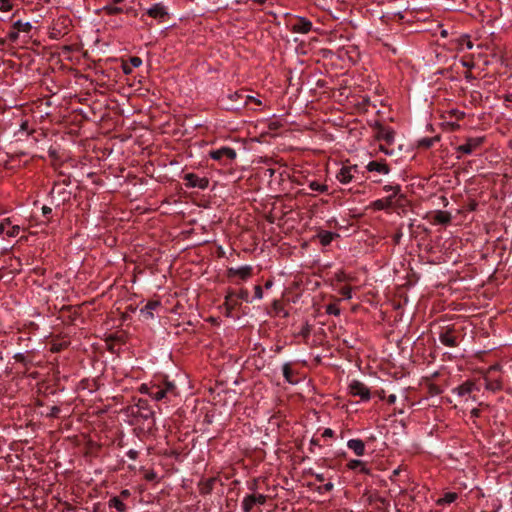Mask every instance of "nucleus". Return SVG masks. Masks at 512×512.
Wrapping results in <instances>:
<instances>
[{"label":"nucleus","mask_w":512,"mask_h":512,"mask_svg":"<svg viewBox=\"0 0 512 512\" xmlns=\"http://www.w3.org/2000/svg\"><path fill=\"white\" fill-rule=\"evenodd\" d=\"M501 369L500 365L495 364L489 367L487 370L484 380H485V388L487 390L496 392L502 389V380L499 376H496V373Z\"/></svg>","instance_id":"obj_1"},{"label":"nucleus","mask_w":512,"mask_h":512,"mask_svg":"<svg viewBox=\"0 0 512 512\" xmlns=\"http://www.w3.org/2000/svg\"><path fill=\"white\" fill-rule=\"evenodd\" d=\"M484 141H485L484 136L469 137L466 139V142L464 144L456 147V152L462 153L465 155H470L473 152H475L476 150H478L482 146Z\"/></svg>","instance_id":"obj_2"},{"label":"nucleus","mask_w":512,"mask_h":512,"mask_svg":"<svg viewBox=\"0 0 512 512\" xmlns=\"http://www.w3.org/2000/svg\"><path fill=\"white\" fill-rule=\"evenodd\" d=\"M375 138L378 141H384L387 145H391L395 139V131L388 126H385L379 122L374 125Z\"/></svg>","instance_id":"obj_3"},{"label":"nucleus","mask_w":512,"mask_h":512,"mask_svg":"<svg viewBox=\"0 0 512 512\" xmlns=\"http://www.w3.org/2000/svg\"><path fill=\"white\" fill-rule=\"evenodd\" d=\"M236 151L230 147H221L216 150H211L209 156L215 161H219L226 164L228 161H232L236 158Z\"/></svg>","instance_id":"obj_4"},{"label":"nucleus","mask_w":512,"mask_h":512,"mask_svg":"<svg viewBox=\"0 0 512 512\" xmlns=\"http://www.w3.org/2000/svg\"><path fill=\"white\" fill-rule=\"evenodd\" d=\"M348 389L352 396H358L362 401H368L371 398L369 388L359 380H352L348 386Z\"/></svg>","instance_id":"obj_5"},{"label":"nucleus","mask_w":512,"mask_h":512,"mask_svg":"<svg viewBox=\"0 0 512 512\" xmlns=\"http://www.w3.org/2000/svg\"><path fill=\"white\" fill-rule=\"evenodd\" d=\"M50 196L52 198L53 203L56 204V206H60L61 204H64L65 202L70 200L71 192L67 190L64 186L55 184L50 191Z\"/></svg>","instance_id":"obj_6"},{"label":"nucleus","mask_w":512,"mask_h":512,"mask_svg":"<svg viewBox=\"0 0 512 512\" xmlns=\"http://www.w3.org/2000/svg\"><path fill=\"white\" fill-rule=\"evenodd\" d=\"M185 186L188 188L206 189L209 186V180L206 177H199L195 173H187L183 177Z\"/></svg>","instance_id":"obj_7"},{"label":"nucleus","mask_w":512,"mask_h":512,"mask_svg":"<svg viewBox=\"0 0 512 512\" xmlns=\"http://www.w3.org/2000/svg\"><path fill=\"white\" fill-rule=\"evenodd\" d=\"M146 15L157 20L158 22H164L169 16L167 8L162 3H155L146 10Z\"/></svg>","instance_id":"obj_8"},{"label":"nucleus","mask_w":512,"mask_h":512,"mask_svg":"<svg viewBox=\"0 0 512 512\" xmlns=\"http://www.w3.org/2000/svg\"><path fill=\"white\" fill-rule=\"evenodd\" d=\"M439 341L446 347H456L458 345L457 336L454 327H446L439 333Z\"/></svg>","instance_id":"obj_9"},{"label":"nucleus","mask_w":512,"mask_h":512,"mask_svg":"<svg viewBox=\"0 0 512 512\" xmlns=\"http://www.w3.org/2000/svg\"><path fill=\"white\" fill-rule=\"evenodd\" d=\"M312 22L301 16L296 17V22L292 24L291 31L293 33L307 34L312 30Z\"/></svg>","instance_id":"obj_10"},{"label":"nucleus","mask_w":512,"mask_h":512,"mask_svg":"<svg viewBox=\"0 0 512 512\" xmlns=\"http://www.w3.org/2000/svg\"><path fill=\"white\" fill-rule=\"evenodd\" d=\"M253 268L250 265H244L238 268L230 267L227 270L228 277L238 276L241 280H247L252 276Z\"/></svg>","instance_id":"obj_11"},{"label":"nucleus","mask_w":512,"mask_h":512,"mask_svg":"<svg viewBox=\"0 0 512 512\" xmlns=\"http://www.w3.org/2000/svg\"><path fill=\"white\" fill-rule=\"evenodd\" d=\"M357 166H343L336 175L337 180L342 184H348L354 178Z\"/></svg>","instance_id":"obj_12"},{"label":"nucleus","mask_w":512,"mask_h":512,"mask_svg":"<svg viewBox=\"0 0 512 512\" xmlns=\"http://www.w3.org/2000/svg\"><path fill=\"white\" fill-rule=\"evenodd\" d=\"M136 407L138 409L137 414L141 418L148 420L154 417V411L149 407L147 400L139 399Z\"/></svg>","instance_id":"obj_13"},{"label":"nucleus","mask_w":512,"mask_h":512,"mask_svg":"<svg viewBox=\"0 0 512 512\" xmlns=\"http://www.w3.org/2000/svg\"><path fill=\"white\" fill-rule=\"evenodd\" d=\"M366 169L369 172H378V173L384 174V175H386L390 172V168L386 163L378 162V161H370L367 164Z\"/></svg>","instance_id":"obj_14"},{"label":"nucleus","mask_w":512,"mask_h":512,"mask_svg":"<svg viewBox=\"0 0 512 512\" xmlns=\"http://www.w3.org/2000/svg\"><path fill=\"white\" fill-rule=\"evenodd\" d=\"M452 216L448 211L437 210L432 218L434 224L446 225L451 222Z\"/></svg>","instance_id":"obj_15"},{"label":"nucleus","mask_w":512,"mask_h":512,"mask_svg":"<svg viewBox=\"0 0 512 512\" xmlns=\"http://www.w3.org/2000/svg\"><path fill=\"white\" fill-rule=\"evenodd\" d=\"M161 306V302L159 300H151L148 301L147 304L141 308L140 313L146 318H153V311Z\"/></svg>","instance_id":"obj_16"},{"label":"nucleus","mask_w":512,"mask_h":512,"mask_svg":"<svg viewBox=\"0 0 512 512\" xmlns=\"http://www.w3.org/2000/svg\"><path fill=\"white\" fill-rule=\"evenodd\" d=\"M347 447L351 449L357 456H363L365 453V444L361 439H350Z\"/></svg>","instance_id":"obj_17"},{"label":"nucleus","mask_w":512,"mask_h":512,"mask_svg":"<svg viewBox=\"0 0 512 512\" xmlns=\"http://www.w3.org/2000/svg\"><path fill=\"white\" fill-rule=\"evenodd\" d=\"M250 102H253L256 105L262 104L261 100L255 98L254 96L244 94L243 101H241L239 104H230L229 106H227V109L228 110H239L241 107L248 105Z\"/></svg>","instance_id":"obj_18"},{"label":"nucleus","mask_w":512,"mask_h":512,"mask_svg":"<svg viewBox=\"0 0 512 512\" xmlns=\"http://www.w3.org/2000/svg\"><path fill=\"white\" fill-rule=\"evenodd\" d=\"M347 467L350 470H358L362 474H370V469L366 466V464L359 459H352L347 463Z\"/></svg>","instance_id":"obj_19"},{"label":"nucleus","mask_w":512,"mask_h":512,"mask_svg":"<svg viewBox=\"0 0 512 512\" xmlns=\"http://www.w3.org/2000/svg\"><path fill=\"white\" fill-rule=\"evenodd\" d=\"M339 235L330 231L322 230L317 234L319 242L323 246H328Z\"/></svg>","instance_id":"obj_20"},{"label":"nucleus","mask_w":512,"mask_h":512,"mask_svg":"<svg viewBox=\"0 0 512 512\" xmlns=\"http://www.w3.org/2000/svg\"><path fill=\"white\" fill-rule=\"evenodd\" d=\"M475 388V384L471 381H466L463 384L453 389V392L458 396H465L470 394Z\"/></svg>","instance_id":"obj_21"},{"label":"nucleus","mask_w":512,"mask_h":512,"mask_svg":"<svg viewBox=\"0 0 512 512\" xmlns=\"http://www.w3.org/2000/svg\"><path fill=\"white\" fill-rule=\"evenodd\" d=\"M393 196H387L373 202V208L376 210H386L393 206Z\"/></svg>","instance_id":"obj_22"},{"label":"nucleus","mask_w":512,"mask_h":512,"mask_svg":"<svg viewBox=\"0 0 512 512\" xmlns=\"http://www.w3.org/2000/svg\"><path fill=\"white\" fill-rule=\"evenodd\" d=\"M161 388L165 392L170 401L171 398L176 397L178 395L177 387L174 382L165 380L161 385Z\"/></svg>","instance_id":"obj_23"},{"label":"nucleus","mask_w":512,"mask_h":512,"mask_svg":"<svg viewBox=\"0 0 512 512\" xmlns=\"http://www.w3.org/2000/svg\"><path fill=\"white\" fill-rule=\"evenodd\" d=\"M216 479L215 478H208L199 483V492L201 495H208L212 492L214 483Z\"/></svg>","instance_id":"obj_24"},{"label":"nucleus","mask_w":512,"mask_h":512,"mask_svg":"<svg viewBox=\"0 0 512 512\" xmlns=\"http://www.w3.org/2000/svg\"><path fill=\"white\" fill-rule=\"evenodd\" d=\"M108 507L114 508L117 512H127L126 504L120 499V497H112L108 501Z\"/></svg>","instance_id":"obj_25"},{"label":"nucleus","mask_w":512,"mask_h":512,"mask_svg":"<svg viewBox=\"0 0 512 512\" xmlns=\"http://www.w3.org/2000/svg\"><path fill=\"white\" fill-rule=\"evenodd\" d=\"M149 396L156 401H160L163 399L168 400V397L165 394V392L163 391V389L161 388V385H157V384H153V389L151 391H149Z\"/></svg>","instance_id":"obj_26"},{"label":"nucleus","mask_w":512,"mask_h":512,"mask_svg":"<svg viewBox=\"0 0 512 512\" xmlns=\"http://www.w3.org/2000/svg\"><path fill=\"white\" fill-rule=\"evenodd\" d=\"M255 494H249L244 497L242 501V510L243 512H251L254 506L256 505Z\"/></svg>","instance_id":"obj_27"},{"label":"nucleus","mask_w":512,"mask_h":512,"mask_svg":"<svg viewBox=\"0 0 512 512\" xmlns=\"http://www.w3.org/2000/svg\"><path fill=\"white\" fill-rule=\"evenodd\" d=\"M440 140L439 136L424 137L418 141V147L428 149Z\"/></svg>","instance_id":"obj_28"},{"label":"nucleus","mask_w":512,"mask_h":512,"mask_svg":"<svg viewBox=\"0 0 512 512\" xmlns=\"http://www.w3.org/2000/svg\"><path fill=\"white\" fill-rule=\"evenodd\" d=\"M283 376L285 380L290 384H295L297 381L293 378V370L290 363H285L282 367Z\"/></svg>","instance_id":"obj_29"},{"label":"nucleus","mask_w":512,"mask_h":512,"mask_svg":"<svg viewBox=\"0 0 512 512\" xmlns=\"http://www.w3.org/2000/svg\"><path fill=\"white\" fill-rule=\"evenodd\" d=\"M458 498V494L455 493V492H447L443 495V497H441L440 499H438L437 503L439 505H445V504H451L453 503L456 499Z\"/></svg>","instance_id":"obj_30"},{"label":"nucleus","mask_w":512,"mask_h":512,"mask_svg":"<svg viewBox=\"0 0 512 512\" xmlns=\"http://www.w3.org/2000/svg\"><path fill=\"white\" fill-rule=\"evenodd\" d=\"M13 29H16L18 32H30L32 29V24L30 22H22L21 20H17L13 23Z\"/></svg>","instance_id":"obj_31"},{"label":"nucleus","mask_w":512,"mask_h":512,"mask_svg":"<svg viewBox=\"0 0 512 512\" xmlns=\"http://www.w3.org/2000/svg\"><path fill=\"white\" fill-rule=\"evenodd\" d=\"M108 15H116L123 12V8L117 6L114 3H109L102 9Z\"/></svg>","instance_id":"obj_32"},{"label":"nucleus","mask_w":512,"mask_h":512,"mask_svg":"<svg viewBox=\"0 0 512 512\" xmlns=\"http://www.w3.org/2000/svg\"><path fill=\"white\" fill-rule=\"evenodd\" d=\"M308 187L316 192L319 193H326L328 191V186L326 184H321L317 181H310L308 183Z\"/></svg>","instance_id":"obj_33"},{"label":"nucleus","mask_w":512,"mask_h":512,"mask_svg":"<svg viewBox=\"0 0 512 512\" xmlns=\"http://www.w3.org/2000/svg\"><path fill=\"white\" fill-rule=\"evenodd\" d=\"M227 98L232 102L231 104H239L244 99V91L230 93Z\"/></svg>","instance_id":"obj_34"},{"label":"nucleus","mask_w":512,"mask_h":512,"mask_svg":"<svg viewBox=\"0 0 512 512\" xmlns=\"http://www.w3.org/2000/svg\"><path fill=\"white\" fill-rule=\"evenodd\" d=\"M312 326L306 321L300 328L298 332V336H301L304 339H307L311 334Z\"/></svg>","instance_id":"obj_35"},{"label":"nucleus","mask_w":512,"mask_h":512,"mask_svg":"<svg viewBox=\"0 0 512 512\" xmlns=\"http://www.w3.org/2000/svg\"><path fill=\"white\" fill-rule=\"evenodd\" d=\"M385 192H392L389 196H393V199L400 194L401 187L400 185H385L383 187Z\"/></svg>","instance_id":"obj_36"},{"label":"nucleus","mask_w":512,"mask_h":512,"mask_svg":"<svg viewBox=\"0 0 512 512\" xmlns=\"http://www.w3.org/2000/svg\"><path fill=\"white\" fill-rule=\"evenodd\" d=\"M326 313L328 315L338 316L340 315V308L338 307L337 304H328L326 306Z\"/></svg>","instance_id":"obj_37"},{"label":"nucleus","mask_w":512,"mask_h":512,"mask_svg":"<svg viewBox=\"0 0 512 512\" xmlns=\"http://www.w3.org/2000/svg\"><path fill=\"white\" fill-rule=\"evenodd\" d=\"M460 46H461V49L470 50L473 47V43L471 42L469 37L467 35H465L460 40Z\"/></svg>","instance_id":"obj_38"},{"label":"nucleus","mask_w":512,"mask_h":512,"mask_svg":"<svg viewBox=\"0 0 512 512\" xmlns=\"http://www.w3.org/2000/svg\"><path fill=\"white\" fill-rule=\"evenodd\" d=\"M13 9V4L11 0H0V11L1 12H9Z\"/></svg>","instance_id":"obj_39"},{"label":"nucleus","mask_w":512,"mask_h":512,"mask_svg":"<svg viewBox=\"0 0 512 512\" xmlns=\"http://www.w3.org/2000/svg\"><path fill=\"white\" fill-rule=\"evenodd\" d=\"M339 293L343 296L345 299H351L352 298V289L350 286H344L340 289Z\"/></svg>","instance_id":"obj_40"},{"label":"nucleus","mask_w":512,"mask_h":512,"mask_svg":"<svg viewBox=\"0 0 512 512\" xmlns=\"http://www.w3.org/2000/svg\"><path fill=\"white\" fill-rule=\"evenodd\" d=\"M19 232H20V226L13 225L9 229H7L6 235L8 237H16L19 234Z\"/></svg>","instance_id":"obj_41"},{"label":"nucleus","mask_w":512,"mask_h":512,"mask_svg":"<svg viewBox=\"0 0 512 512\" xmlns=\"http://www.w3.org/2000/svg\"><path fill=\"white\" fill-rule=\"evenodd\" d=\"M133 68H137L142 65V59L137 56H133L129 59L128 62Z\"/></svg>","instance_id":"obj_42"},{"label":"nucleus","mask_w":512,"mask_h":512,"mask_svg":"<svg viewBox=\"0 0 512 512\" xmlns=\"http://www.w3.org/2000/svg\"><path fill=\"white\" fill-rule=\"evenodd\" d=\"M263 298V290H262V287L260 285H256L254 287V299H262Z\"/></svg>","instance_id":"obj_43"},{"label":"nucleus","mask_w":512,"mask_h":512,"mask_svg":"<svg viewBox=\"0 0 512 512\" xmlns=\"http://www.w3.org/2000/svg\"><path fill=\"white\" fill-rule=\"evenodd\" d=\"M449 114H451L452 116H454L456 118V120H460V119H463L464 116H465V112L463 111H459V110H456V109H452L449 111Z\"/></svg>","instance_id":"obj_44"},{"label":"nucleus","mask_w":512,"mask_h":512,"mask_svg":"<svg viewBox=\"0 0 512 512\" xmlns=\"http://www.w3.org/2000/svg\"><path fill=\"white\" fill-rule=\"evenodd\" d=\"M59 413H60V408L58 406H52L50 408V412L48 413V417L56 418V417H58Z\"/></svg>","instance_id":"obj_45"},{"label":"nucleus","mask_w":512,"mask_h":512,"mask_svg":"<svg viewBox=\"0 0 512 512\" xmlns=\"http://www.w3.org/2000/svg\"><path fill=\"white\" fill-rule=\"evenodd\" d=\"M19 38V32L14 29L13 31H10L8 33V39L11 41V42H16Z\"/></svg>","instance_id":"obj_46"},{"label":"nucleus","mask_w":512,"mask_h":512,"mask_svg":"<svg viewBox=\"0 0 512 512\" xmlns=\"http://www.w3.org/2000/svg\"><path fill=\"white\" fill-rule=\"evenodd\" d=\"M153 389V384L151 385H148V384H142L140 386V389L139 391L143 394H147L149 396V391H151Z\"/></svg>","instance_id":"obj_47"},{"label":"nucleus","mask_w":512,"mask_h":512,"mask_svg":"<svg viewBox=\"0 0 512 512\" xmlns=\"http://www.w3.org/2000/svg\"><path fill=\"white\" fill-rule=\"evenodd\" d=\"M238 297L246 302H249V293L246 289H241L239 294H238Z\"/></svg>","instance_id":"obj_48"},{"label":"nucleus","mask_w":512,"mask_h":512,"mask_svg":"<svg viewBox=\"0 0 512 512\" xmlns=\"http://www.w3.org/2000/svg\"><path fill=\"white\" fill-rule=\"evenodd\" d=\"M255 499H256L255 500L256 504L263 505L266 503L267 496L263 495V494H258V495H255Z\"/></svg>","instance_id":"obj_49"},{"label":"nucleus","mask_w":512,"mask_h":512,"mask_svg":"<svg viewBox=\"0 0 512 512\" xmlns=\"http://www.w3.org/2000/svg\"><path fill=\"white\" fill-rule=\"evenodd\" d=\"M122 70L124 74L128 75L132 73L133 67L129 63H123Z\"/></svg>","instance_id":"obj_50"},{"label":"nucleus","mask_w":512,"mask_h":512,"mask_svg":"<svg viewBox=\"0 0 512 512\" xmlns=\"http://www.w3.org/2000/svg\"><path fill=\"white\" fill-rule=\"evenodd\" d=\"M130 496H131V492H130V490H128V489H123V490L120 492V494H119V496H118V497H120V499L123 501V500L128 499Z\"/></svg>","instance_id":"obj_51"},{"label":"nucleus","mask_w":512,"mask_h":512,"mask_svg":"<svg viewBox=\"0 0 512 512\" xmlns=\"http://www.w3.org/2000/svg\"><path fill=\"white\" fill-rule=\"evenodd\" d=\"M126 455L128 456L129 459L131 460H136L138 458V451L134 450V449H130Z\"/></svg>","instance_id":"obj_52"},{"label":"nucleus","mask_w":512,"mask_h":512,"mask_svg":"<svg viewBox=\"0 0 512 512\" xmlns=\"http://www.w3.org/2000/svg\"><path fill=\"white\" fill-rule=\"evenodd\" d=\"M333 435H334V431L331 428H326L322 433V437H324V438H330V437H333Z\"/></svg>","instance_id":"obj_53"},{"label":"nucleus","mask_w":512,"mask_h":512,"mask_svg":"<svg viewBox=\"0 0 512 512\" xmlns=\"http://www.w3.org/2000/svg\"><path fill=\"white\" fill-rule=\"evenodd\" d=\"M480 414H481L480 409H478V408H473V409L471 410V412H470V417H471V418H473V419H476V418H478V417L480 416Z\"/></svg>","instance_id":"obj_54"},{"label":"nucleus","mask_w":512,"mask_h":512,"mask_svg":"<svg viewBox=\"0 0 512 512\" xmlns=\"http://www.w3.org/2000/svg\"><path fill=\"white\" fill-rule=\"evenodd\" d=\"M336 278H337L338 281H346V280H348L347 275L343 271L337 273Z\"/></svg>","instance_id":"obj_55"},{"label":"nucleus","mask_w":512,"mask_h":512,"mask_svg":"<svg viewBox=\"0 0 512 512\" xmlns=\"http://www.w3.org/2000/svg\"><path fill=\"white\" fill-rule=\"evenodd\" d=\"M51 213H52V209L50 207H48V206H43L42 207V214L45 217H48Z\"/></svg>","instance_id":"obj_56"},{"label":"nucleus","mask_w":512,"mask_h":512,"mask_svg":"<svg viewBox=\"0 0 512 512\" xmlns=\"http://www.w3.org/2000/svg\"><path fill=\"white\" fill-rule=\"evenodd\" d=\"M333 488H334V485H333V483H332V482H328V483H326V484L323 486V489H324L326 492L331 491Z\"/></svg>","instance_id":"obj_57"},{"label":"nucleus","mask_w":512,"mask_h":512,"mask_svg":"<svg viewBox=\"0 0 512 512\" xmlns=\"http://www.w3.org/2000/svg\"><path fill=\"white\" fill-rule=\"evenodd\" d=\"M379 150L382 151L383 153L387 154V155H391L392 152L390 150H388L384 145L380 144L379 145Z\"/></svg>","instance_id":"obj_58"},{"label":"nucleus","mask_w":512,"mask_h":512,"mask_svg":"<svg viewBox=\"0 0 512 512\" xmlns=\"http://www.w3.org/2000/svg\"><path fill=\"white\" fill-rule=\"evenodd\" d=\"M395 401H396V395H395V394H391V395H389V396H388V398H387V402H388L389 404H394V403H395Z\"/></svg>","instance_id":"obj_59"},{"label":"nucleus","mask_w":512,"mask_h":512,"mask_svg":"<svg viewBox=\"0 0 512 512\" xmlns=\"http://www.w3.org/2000/svg\"><path fill=\"white\" fill-rule=\"evenodd\" d=\"M315 476V479L318 481V482H323L325 480V477H324V474L322 473H317L314 475Z\"/></svg>","instance_id":"obj_60"},{"label":"nucleus","mask_w":512,"mask_h":512,"mask_svg":"<svg viewBox=\"0 0 512 512\" xmlns=\"http://www.w3.org/2000/svg\"><path fill=\"white\" fill-rule=\"evenodd\" d=\"M0 223L4 224V227L7 228L11 225V220H10V218H5Z\"/></svg>","instance_id":"obj_61"},{"label":"nucleus","mask_w":512,"mask_h":512,"mask_svg":"<svg viewBox=\"0 0 512 512\" xmlns=\"http://www.w3.org/2000/svg\"><path fill=\"white\" fill-rule=\"evenodd\" d=\"M14 358H15V360H16V361H18V362H22V361H24V355H23V354H20V353H19V354H16Z\"/></svg>","instance_id":"obj_62"},{"label":"nucleus","mask_w":512,"mask_h":512,"mask_svg":"<svg viewBox=\"0 0 512 512\" xmlns=\"http://www.w3.org/2000/svg\"><path fill=\"white\" fill-rule=\"evenodd\" d=\"M27 129H28V122L27 121L22 122V124L20 125V130L27 131Z\"/></svg>","instance_id":"obj_63"},{"label":"nucleus","mask_w":512,"mask_h":512,"mask_svg":"<svg viewBox=\"0 0 512 512\" xmlns=\"http://www.w3.org/2000/svg\"><path fill=\"white\" fill-rule=\"evenodd\" d=\"M310 445H312V446H320V444H319V440H318V439H315V438H312V439L310 440Z\"/></svg>","instance_id":"obj_64"}]
</instances>
